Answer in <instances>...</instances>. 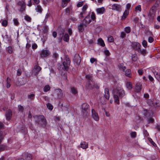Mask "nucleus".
<instances>
[{
	"mask_svg": "<svg viewBox=\"0 0 160 160\" xmlns=\"http://www.w3.org/2000/svg\"><path fill=\"white\" fill-rule=\"evenodd\" d=\"M125 91L122 88L120 87L117 88L113 91L114 102L118 104H119V97L120 98H122L125 95Z\"/></svg>",
	"mask_w": 160,
	"mask_h": 160,
	"instance_id": "nucleus-1",
	"label": "nucleus"
},
{
	"mask_svg": "<svg viewBox=\"0 0 160 160\" xmlns=\"http://www.w3.org/2000/svg\"><path fill=\"white\" fill-rule=\"evenodd\" d=\"M36 123L42 126H45L47 123L46 120L44 116L41 115L36 116L35 117Z\"/></svg>",
	"mask_w": 160,
	"mask_h": 160,
	"instance_id": "nucleus-2",
	"label": "nucleus"
},
{
	"mask_svg": "<svg viewBox=\"0 0 160 160\" xmlns=\"http://www.w3.org/2000/svg\"><path fill=\"white\" fill-rule=\"evenodd\" d=\"M63 65L65 69L67 71L69 68V66L70 65V61L69 58L67 56L66 57L65 61L63 62Z\"/></svg>",
	"mask_w": 160,
	"mask_h": 160,
	"instance_id": "nucleus-3",
	"label": "nucleus"
},
{
	"mask_svg": "<svg viewBox=\"0 0 160 160\" xmlns=\"http://www.w3.org/2000/svg\"><path fill=\"white\" fill-rule=\"evenodd\" d=\"M51 52L49 50H42L40 52V56L41 58H46L49 55Z\"/></svg>",
	"mask_w": 160,
	"mask_h": 160,
	"instance_id": "nucleus-4",
	"label": "nucleus"
},
{
	"mask_svg": "<svg viewBox=\"0 0 160 160\" xmlns=\"http://www.w3.org/2000/svg\"><path fill=\"white\" fill-rule=\"evenodd\" d=\"M82 112L83 114H86L89 109V105L87 103H83L82 105Z\"/></svg>",
	"mask_w": 160,
	"mask_h": 160,
	"instance_id": "nucleus-5",
	"label": "nucleus"
},
{
	"mask_svg": "<svg viewBox=\"0 0 160 160\" xmlns=\"http://www.w3.org/2000/svg\"><path fill=\"white\" fill-rule=\"evenodd\" d=\"M111 7L112 10L118 12H120L122 10V6L117 3L113 4L112 5Z\"/></svg>",
	"mask_w": 160,
	"mask_h": 160,
	"instance_id": "nucleus-6",
	"label": "nucleus"
},
{
	"mask_svg": "<svg viewBox=\"0 0 160 160\" xmlns=\"http://www.w3.org/2000/svg\"><path fill=\"white\" fill-rule=\"evenodd\" d=\"M92 117L95 121L97 122L99 120V117L98 113L94 109L92 110Z\"/></svg>",
	"mask_w": 160,
	"mask_h": 160,
	"instance_id": "nucleus-7",
	"label": "nucleus"
},
{
	"mask_svg": "<svg viewBox=\"0 0 160 160\" xmlns=\"http://www.w3.org/2000/svg\"><path fill=\"white\" fill-rule=\"evenodd\" d=\"M18 5L20 6V11L22 12L25 10L26 4L25 2L23 1H20L18 3Z\"/></svg>",
	"mask_w": 160,
	"mask_h": 160,
	"instance_id": "nucleus-8",
	"label": "nucleus"
},
{
	"mask_svg": "<svg viewBox=\"0 0 160 160\" xmlns=\"http://www.w3.org/2000/svg\"><path fill=\"white\" fill-rule=\"evenodd\" d=\"M12 115V110L10 109L8 110L6 112L5 114L6 119L8 121L10 120L11 119Z\"/></svg>",
	"mask_w": 160,
	"mask_h": 160,
	"instance_id": "nucleus-9",
	"label": "nucleus"
},
{
	"mask_svg": "<svg viewBox=\"0 0 160 160\" xmlns=\"http://www.w3.org/2000/svg\"><path fill=\"white\" fill-rule=\"evenodd\" d=\"M132 45L133 49L137 51H139L141 47V45L138 42H134L132 43Z\"/></svg>",
	"mask_w": 160,
	"mask_h": 160,
	"instance_id": "nucleus-10",
	"label": "nucleus"
},
{
	"mask_svg": "<svg viewBox=\"0 0 160 160\" xmlns=\"http://www.w3.org/2000/svg\"><path fill=\"white\" fill-rule=\"evenodd\" d=\"M81 61V57L79 56L78 55L75 57L74 59V64L76 66L78 67L79 66Z\"/></svg>",
	"mask_w": 160,
	"mask_h": 160,
	"instance_id": "nucleus-11",
	"label": "nucleus"
},
{
	"mask_svg": "<svg viewBox=\"0 0 160 160\" xmlns=\"http://www.w3.org/2000/svg\"><path fill=\"white\" fill-rule=\"evenodd\" d=\"M26 82L25 79L21 78L18 80V82L16 83V85L17 86H20L24 85Z\"/></svg>",
	"mask_w": 160,
	"mask_h": 160,
	"instance_id": "nucleus-12",
	"label": "nucleus"
},
{
	"mask_svg": "<svg viewBox=\"0 0 160 160\" xmlns=\"http://www.w3.org/2000/svg\"><path fill=\"white\" fill-rule=\"evenodd\" d=\"M55 93L57 94V98H60L62 96L63 93L62 91L60 89H58L55 90Z\"/></svg>",
	"mask_w": 160,
	"mask_h": 160,
	"instance_id": "nucleus-13",
	"label": "nucleus"
},
{
	"mask_svg": "<svg viewBox=\"0 0 160 160\" xmlns=\"http://www.w3.org/2000/svg\"><path fill=\"white\" fill-rule=\"evenodd\" d=\"M105 11V8L103 7L101 8H97L96 10L97 13L98 14H102L104 13Z\"/></svg>",
	"mask_w": 160,
	"mask_h": 160,
	"instance_id": "nucleus-14",
	"label": "nucleus"
},
{
	"mask_svg": "<svg viewBox=\"0 0 160 160\" xmlns=\"http://www.w3.org/2000/svg\"><path fill=\"white\" fill-rule=\"evenodd\" d=\"M142 88V84L139 82L137 83L136 85V90L137 92H139Z\"/></svg>",
	"mask_w": 160,
	"mask_h": 160,
	"instance_id": "nucleus-15",
	"label": "nucleus"
},
{
	"mask_svg": "<svg viewBox=\"0 0 160 160\" xmlns=\"http://www.w3.org/2000/svg\"><path fill=\"white\" fill-rule=\"evenodd\" d=\"M81 147L83 149H86L88 147V144L86 142L82 141L80 143Z\"/></svg>",
	"mask_w": 160,
	"mask_h": 160,
	"instance_id": "nucleus-16",
	"label": "nucleus"
},
{
	"mask_svg": "<svg viewBox=\"0 0 160 160\" xmlns=\"http://www.w3.org/2000/svg\"><path fill=\"white\" fill-rule=\"evenodd\" d=\"M104 92H105L104 97H105V98L106 99L108 100L109 98L110 95H109V90L108 88H106L105 89Z\"/></svg>",
	"mask_w": 160,
	"mask_h": 160,
	"instance_id": "nucleus-17",
	"label": "nucleus"
},
{
	"mask_svg": "<svg viewBox=\"0 0 160 160\" xmlns=\"http://www.w3.org/2000/svg\"><path fill=\"white\" fill-rule=\"evenodd\" d=\"M94 86V85L92 82H88L86 85V87L88 89H92Z\"/></svg>",
	"mask_w": 160,
	"mask_h": 160,
	"instance_id": "nucleus-18",
	"label": "nucleus"
},
{
	"mask_svg": "<svg viewBox=\"0 0 160 160\" xmlns=\"http://www.w3.org/2000/svg\"><path fill=\"white\" fill-rule=\"evenodd\" d=\"M129 14V11L127 10H126L123 14V15L122 16L121 18V19L122 20H123L125 19L126 17L128 16Z\"/></svg>",
	"mask_w": 160,
	"mask_h": 160,
	"instance_id": "nucleus-19",
	"label": "nucleus"
},
{
	"mask_svg": "<svg viewBox=\"0 0 160 160\" xmlns=\"http://www.w3.org/2000/svg\"><path fill=\"white\" fill-rule=\"evenodd\" d=\"M118 66L120 70H122L123 71H124V70H125L126 68V67L124 66V64L122 63L119 64Z\"/></svg>",
	"mask_w": 160,
	"mask_h": 160,
	"instance_id": "nucleus-20",
	"label": "nucleus"
},
{
	"mask_svg": "<svg viewBox=\"0 0 160 160\" xmlns=\"http://www.w3.org/2000/svg\"><path fill=\"white\" fill-rule=\"evenodd\" d=\"M6 50L9 54H12L13 52V48L11 46H9L6 48Z\"/></svg>",
	"mask_w": 160,
	"mask_h": 160,
	"instance_id": "nucleus-21",
	"label": "nucleus"
},
{
	"mask_svg": "<svg viewBox=\"0 0 160 160\" xmlns=\"http://www.w3.org/2000/svg\"><path fill=\"white\" fill-rule=\"evenodd\" d=\"M84 24L83 23H81L78 26V29L79 31L80 32H82L84 30Z\"/></svg>",
	"mask_w": 160,
	"mask_h": 160,
	"instance_id": "nucleus-22",
	"label": "nucleus"
},
{
	"mask_svg": "<svg viewBox=\"0 0 160 160\" xmlns=\"http://www.w3.org/2000/svg\"><path fill=\"white\" fill-rule=\"evenodd\" d=\"M125 75L126 76L129 77H131V72L130 69H127L126 71L124 70Z\"/></svg>",
	"mask_w": 160,
	"mask_h": 160,
	"instance_id": "nucleus-23",
	"label": "nucleus"
},
{
	"mask_svg": "<svg viewBox=\"0 0 160 160\" xmlns=\"http://www.w3.org/2000/svg\"><path fill=\"white\" fill-rule=\"evenodd\" d=\"M70 0H62V6L63 8H64L67 5V4L68 2L70 1Z\"/></svg>",
	"mask_w": 160,
	"mask_h": 160,
	"instance_id": "nucleus-24",
	"label": "nucleus"
},
{
	"mask_svg": "<svg viewBox=\"0 0 160 160\" xmlns=\"http://www.w3.org/2000/svg\"><path fill=\"white\" fill-rule=\"evenodd\" d=\"M35 9L37 12H39L40 13H41L42 11V8L39 5H37Z\"/></svg>",
	"mask_w": 160,
	"mask_h": 160,
	"instance_id": "nucleus-25",
	"label": "nucleus"
},
{
	"mask_svg": "<svg viewBox=\"0 0 160 160\" xmlns=\"http://www.w3.org/2000/svg\"><path fill=\"white\" fill-rule=\"evenodd\" d=\"M126 87L129 90H130L132 88V83L130 82H126Z\"/></svg>",
	"mask_w": 160,
	"mask_h": 160,
	"instance_id": "nucleus-26",
	"label": "nucleus"
},
{
	"mask_svg": "<svg viewBox=\"0 0 160 160\" xmlns=\"http://www.w3.org/2000/svg\"><path fill=\"white\" fill-rule=\"evenodd\" d=\"M98 42L99 44L102 47H104L105 45V44L101 38H99L98 40Z\"/></svg>",
	"mask_w": 160,
	"mask_h": 160,
	"instance_id": "nucleus-27",
	"label": "nucleus"
},
{
	"mask_svg": "<svg viewBox=\"0 0 160 160\" xmlns=\"http://www.w3.org/2000/svg\"><path fill=\"white\" fill-rule=\"evenodd\" d=\"M84 21H85L87 23H89L91 22V20L90 19V16H86L85 19L83 20Z\"/></svg>",
	"mask_w": 160,
	"mask_h": 160,
	"instance_id": "nucleus-28",
	"label": "nucleus"
},
{
	"mask_svg": "<svg viewBox=\"0 0 160 160\" xmlns=\"http://www.w3.org/2000/svg\"><path fill=\"white\" fill-rule=\"evenodd\" d=\"M69 37L68 34H65L63 37V40L64 41L68 42L69 40Z\"/></svg>",
	"mask_w": 160,
	"mask_h": 160,
	"instance_id": "nucleus-29",
	"label": "nucleus"
},
{
	"mask_svg": "<svg viewBox=\"0 0 160 160\" xmlns=\"http://www.w3.org/2000/svg\"><path fill=\"white\" fill-rule=\"evenodd\" d=\"M50 89V87L48 85H46L43 88V90L44 92H46L49 91Z\"/></svg>",
	"mask_w": 160,
	"mask_h": 160,
	"instance_id": "nucleus-30",
	"label": "nucleus"
},
{
	"mask_svg": "<svg viewBox=\"0 0 160 160\" xmlns=\"http://www.w3.org/2000/svg\"><path fill=\"white\" fill-rule=\"evenodd\" d=\"M86 78L88 80V82H92V77L90 75H87L86 76Z\"/></svg>",
	"mask_w": 160,
	"mask_h": 160,
	"instance_id": "nucleus-31",
	"label": "nucleus"
},
{
	"mask_svg": "<svg viewBox=\"0 0 160 160\" xmlns=\"http://www.w3.org/2000/svg\"><path fill=\"white\" fill-rule=\"evenodd\" d=\"M35 95L34 94H29L28 96V98L31 100H33L35 97Z\"/></svg>",
	"mask_w": 160,
	"mask_h": 160,
	"instance_id": "nucleus-32",
	"label": "nucleus"
},
{
	"mask_svg": "<svg viewBox=\"0 0 160 160\" xmlns=\"http://www.w3.org/2000/svg\"><path fill=\"white\" fill-rule=\"evenodd\" d=\"M154 74L156 78L158 81H160V72L159 73L157 72L156 74L155 73Z\"/></svg>",
	"mask_w": 160,
	"mask_h": 160,
	"instance_id": "nucleus-33",
	"label": "nucleus"
},
{
	"mask_svg": "<svg viewBox=\"0 0 160 160\" xmlns=\"http://www.w3.org/2000/svg\"><path fill=\"white\" fill-rule=\"evenodd\" d=\"M131 137L132 138H135L137 135L136 132H131L130 134Z\"/></svg>",
	"mask_w": 160,
	"mask_h": 160,
	"instance_id": "nucleus-34",
	"label": "nucleus"
},
{
	"mask_svg": "<svg viewBox=\"0 0 160 160\" xmlns=\"http://www.w3.org/2000/svg\"><path fill=\"white\" fill-rule=\"evenodd\" d=\"M14 24L16 26H18L19 24L18 20L17 18H14L13 20Z\"/></svg>",
	"mask_w": 160,
	"mask_h": 160,
	"instance_id": "nucleus-35",
	"label": "nucleus"
},
{
	"mask_svg": "<svg viewBox=\"0 0 160 160\" xmlns=\"http://www.w3.org/2000/svg\"><path fill=\"white\" fill-rule=\"evenodd\" d=\"M25 19L28 22H31V18L28 15H26L24 17Z\"/></svg>",
	"mask_w": 160,
	"mask_h": 160,
	"instance_id": "nucleus-36",
	"label": "nucleus"
},
{
	"mask_svg": "<svg viewBox=\"0 0 160 160\" xmlns=\"http://www.w3.org/2000/svg\"><path fill=\"white\" fill-rule=\"evenodd\" d=\"M132 61L133 62L136 61L137 60V55L136 54H134L132 55Z\"/></svg>",
	"mask_w": 160,
	"mask_h": 160,
	"instance_id": "nucleus-37",
	"label": "nucleus"
},
{
	"mask_svg": "<svg viewBox=\"0 0 160 160\" xmlns=\"http://www.w3.org/2000/svg\"><path fill=\"white\" fill-rule=\"evenodd\" d=\"M91 19L94 20H95L96 18V15L95 13L94 12H92L91 13Z\"/></svg>",
	"mask_w": 160,
	"mask_h": 160,
	"instance_id": "nucleus-38",
	"label": "nucleus"
},
{
	"mask_svg": "<svg viewBox=\"0 0 160 160\" xmlns=\"http://www.w3.org/2000/svg\"><path fill=\"white\" fill-rule=\"evenodd\" d=\"M8 24V21L6 20H3L2 22V25L4 27H6Z\"/></svg>",
	"mask_w": 160,
	"mask_h": 160,
	"instance_id": "nucleus-39",
	"label": "nucleus"
},
{
	"mask_svg": "<svg viewBox=\"0 0 160 160\" xmlns=\"http://www.w3.org/2000/svg\"><path fill=\"white\" fill-rule=\"evenodd\" d=\"M125 31L126 33H128L131 32V28L129 27H127L125 28Z\"/></svg>",
	"mask_w": 160,
	"mask_h": 160,
	"instance_id": "nucleus-40",
	"label": "nucleus"
},
{
	"mask_svg": "<svg viewBox=\"0 0 160 160\" xmlns=\"http://www.w3.org/2000/svg\"><path fill=\"white\" fill-rule=\"evenodd\" d=\"M71 92L72 93L75 94L77 93V91L73 87L71 88Z\"/></svg>",
	"mask_w": 160,
	"mask_h": 160,
	"instance_id": "nucleus-41",
	"label": "nucleus"
},
{
	"mask_svg": "<svg viewBox=\"0 0 160 160\" xmlns=\"http://www.w3.org/2000/svg\"><path fill=\"white\" fill-rule=\"evenodd\" d=\"M88 7V6L87 5V4L84 5L83 6V7L82 8V12H85L86 11Z\"/></svg>",
	"mask_w": 160,
	"mask_h": 160,
	"instance_id": "nucleus-42",
	"label": "nucleus"
},
{
	"mask_svg": "<svg viewBox=\"0 0 160 160\" xmlns=\"http://www.w3.org/2000/svg\"><path fill=\"white\" fill-rule=\"evenodd\" d=\"M148 103L150 106H154V103H153V101L152 100L149 99L147 101Z\"/></svg>",
	"mask_w": 160,
	"mask_h": 160,
	"instance_id": "nucleus-43",
	"label": "nucleus"
},
{
	"mask_svg": "<svg viewBox=\"0 0 160 160\" xmlns=\"http://www.w3.org/2000/svg\"><path fill=\"white\" fill-rule=\"evenodd\" d=\"M138 52L140 53L143 54H144L146 53V50L143 49H139V51H138Z\"/></svg>",
	"mask_w": 160,
	"mask_h": 160,
	"instance_id": "nucleus-44",
	"label": "nucleus"
},
{
	"mask_svg": "<svg viewBox=\"0 0 160 160\" xmlns=\"http://www.w3.org/2000/svg\"><path fill=\"white\" fill-rule=\"evenodd\" d=\"M47 107L48 109L52 110L53 109V106L50 104L48 103L47 105Z\"/></svg>",
	"mask_w": 160,
	"mask_h": 160,
	"instance_id": "nucleus-45",
	"label": "nucleus"
},
{
	"mask_svg": "<svg viewBox=\"0 0 160 160\" xmlns=\"http://www.w3.org/2000/svg\"><path fill=\"white\" fill-rule=\"evenodd\" d=\"M18 107V111H19L22 112L24 110V108L23 106L21 105H19Z\"/></svg>",
	"mask_w": 160,
	"mask_h": 160,
	"instance_id": "nucleus-46",
	"label": "nucleus"
},
{
	"mask_svg": "<svg viewBox=\"0 0 160 160\" xmlns=\"http://www.w3.org/2000/svg\"><path fill=\"white\" fill-rule=\"evenodd\" d=\"M69 19L73 22H76L77 21V19L75 17H71Z\"/></svg>",
	"mask_w": 160,
	"mask_h": 160,
	"instance_id": "nucleus-47",
	"label": "nucleus"
},
{
	"mask_svg": "<svg viewBox=\"0 0 160 160\" xmlns=\"http://www.w3.org/2000/svg\"><path fill=\"white\" fill-rule=\"evenodd\" d=\"M147 42L145 40H143L142 42V45L143 46L146 48L147 47Z\"/></svg>",
	"mask_w": 160,
	"mask_h": 160,
	"instance_id": "nucleus-48",
	"label": "nucleus"
},
{
	"mask_svg": "<svg viewBox=\"0 0 160 160\" xmlns=\"http://www.w3.org/2000/svg\"><path fill=\"white\" fill-rule=\"evenodd\" d=\"M104 52L105 55L107 56H109L110 54L109 51L107 50H105Z\"/></svg>",
	"mask_w": 160,
	"mask_h": 160,
	"instance_id": "nucleus-49",
	"label": "nucleus"
},
{
	"mask_svg": "<svg viewBox=\"0 0 160 160\" xmlns=\"http://www.w3.org/2000/svg\"><path fill=\"white\" fill-rule=\"evenodd\" d=\"M108 40L110 42H112L113 41V38L112 36H110L108 38Z\"/></svg>",
	"mask_w": 160,
	"mask_h": 160,
	"instance_id": "nucleus-50",
	"label": "nucleus"
},
{
	"mask_svg": "<svg viewBox=\"0 0 160 160\" xmlns=\"http://www.w3.org/2000/svg\"><path fill=\"white\" fill-rule=\"evenodd\" d=\"M148 140L152 144L153 146H155V145H156V144L155 143V142L152 141V139L150 138H148Z\"/></svg>",
	"mask_w": 160,
	"mask_h": 160,
	"instance_id": "nucleus-51",
	"label": "nucleus"
},
{
	"mask_svg": "<svg viewBox=\"0 0 160 160\" xmlns=\"http://www.w3.org/2000/svg\"><path fill=\"white\" fill-rule=\"evenodd\" d=\"M35 68L37 72H39L41 70V68L39 66H36L35 67Z\"/></svg>",
	"mask_w": 160,
	"mask_h": 160,
	"instance_id": "nucleus-52",
	"label": "nucleus"
},
{
	"mask_svg": "<svg viewBox=\"0 0 160 160\" xmlns=\"http://www.w3.org/2000/svg\"><path fill=\"white\" fill-rule=\"evenodd\" d=\"M131 7V4L129 3H128L126 6V10H128L130 9Z\"/></svg>",
	"mask_w": 160,
	"mask_h": 160,
	"instance_id": "nucleus-53",
	"label": "nucleus"
},
{
	"mask_svg": "<svg viewBox=\"0 0 160 160\" xmlns=\"http://www.w3.org/2000/svg\"><path fill=\"white\" fill-rule=\"evenodd\" d=\"M83 4V1H81L78 2L77 4V6L78 7H81Z\"/></svg>",
	"mask_w": 160,
	"mask_h": 160,
	"instance_id": "nucleus-54",
	"label": "nucleus"
},
{
	"mask_svg": "<svg viewBox=\"0 0 160 160\" xmlns=\"http://www.w3.org/2000/svg\"><path fill=\"white\" fill-rule=\"evenodd\" d=\"M135 9L137 10H138L140 12L141 11V6L140 5H138L136 6L135 8Z\"/></svg>",
	"mask_w": 160,
	"mask_h": 160,
	"instance_id": "nucleus-55",
	"label": "nucleus"
},
{
	"mask_svg": "<svg viewBox=\"0 0 160 160\" xmlns=\"http://www.w3.org/2000/svg\"><path fill=\"white\" fill-rule=\"evenodd\" d=\"M126 34L123 32H121L120 35V37L122 38H124L126 36Z\"/></svg>",
	"mask_w": 160,
	"mask_h": 160,
	"instance_id": "nucleus-56",
	"label": "nucleus"
},
{
	"mask_svg": "<svg viewBox=\"0 0 160 160\" xmlns=\"http://www.w3.org/2000/svg\"><path fill=\"white\" fill-rule=\"evenodd\" d=\"M148 123H152L154 122L153 119L152 118H150L148 119Z\"/></svg>",
	"mask_w": 160,
	"mask_h": 160,
	"instance_id": "nucleus-57",
	"label": "nucleus"
},
{
	"mask_svg": "<svg viewBox=\"0 0 160 160\" xmlns=\"http://www.w3.org/2000/svg\"><path fill=\"white\" fill-rule=\"evenodd\" d=\"M38 47V46L37 44L34 43L32 45V48L33 49H36Z\"/></svg>",
	"mask_w": 160,
	"mask_h": 160,
	"instance_id": "nucleus-58",
	"label": "nucleus"
},
{
	"mask_svg": "<svg viewBox=\"0 0 160 160\" xmlns=\"http://www.w3.org/2000/svg\"><path fill=\"white\" fill-rule=\"evenodd\" d=\"M153 39L152 37H150L148 38V42H149L152 43L153 42Z\"/></svg>",
	"mask_w": 160,
	"mask_h": 160,
	"instance_id": "nucleus-59",
	"label": "nucleus"
},
{
	"mask_svg": "<svg viewBox=\"0 0 160 160\" xmlns=\"http://www.w3.org/2000/svg\"><path fill=\"white\" fill-rule=\"evenodd\" d=\"M138 73L140 75H141L143 74V71L142 70L139 69L138 71Z\"/></svg>",
	"mask_w": 160,
	"mask_h": 160,
	"instance_id": "nucleus-60",
	"label": "nucleus"
},
{
	"mask_svg": "<svg viewBox=\"0 0 160 160\" xmlns=\"http://www.w3.org/2000/svg\"><path fill=\"white\" fill-rule=\"evenodd\" d=\"M96 59L95 58H91L90 59V61L92 63H93L94 62L96 61Z\"/></svg>",
	"mask_w": 160,
	"mask_h": 160,
	"instance_id": "nucleus-61",
	"label": "nucleus"
},
{
	"mask_svg": "<svg viewBox=\"0 0 160 160\" xmlns=\"http://www.w3.org/2000/svg\"><path fill=\"white\" fill-rule=\"evenodd\" d=\"M65 11L66 13H69L70 12V9L69 8H67L65 9Z\"/></svg>",
	"mask_w": 160,
	"mask_h": 160,
	"instance_id": "nucleus-62",
	"label": "nucleus"
},
{
	"mask_svg": "<svg viewBox=\"0 0 160 160\" xmlns=\"http://www.w3.org/2000/svg\"><path fill=\"white\" fill-rule=\"evenodd\" d=\"M53 57L57 58L58 57V54L56 52H54L53 53Z\"/></svg>",
	"mask_w": 160,
	"mask_h": 160,
	"instance_id": "nucleus-63",
	"label": "nucleus"
},
{
	"mask_svg": "<svg viewBox=\"0 0 160 160\" xmlns=\"http://www.w3.org/2000/svg\"><path fill=\"white\" fill-rule=\"evenodd\" d=\"M148 78L151 81H153V77L151 76L150 75H149L148 76Z\"/></svg>",
	"mask_w": 160,
	"mask_h": 160,
	"instance_id": "nucleus-64",
	"label": "nucleus"
}]
</instances>
